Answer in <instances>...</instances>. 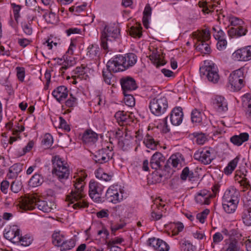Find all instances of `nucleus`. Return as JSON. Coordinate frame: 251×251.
Wrapping results in <instances>:
<instances>
[{
    "instance_id": "6e6d98bb",
    "label": "nucleus",
    "mask_w": 251,
    "mask_h": 251,
    "mask_svg": "<svg viewBox=\"0 0 251 251\" xmlns=\"http://www.w3.org/2000/svg\"><path fill=\"white\" fill-rule=\"evenodd\" d=\"M22 188V183L19 181L15 180L13 181L11 184V190L15 193H18L21 190Z\"/></svg>"
},
{
    "instance_id": "423d86ee",
    "label": "nucleus",
    "mask_w": 251,
    "mask_h": 251,
    "mask_svg": "<svg viewBox=\"0 0 251 251\" xmlns=\"http://www.w3.org/2000/svg\"><path fill=\"white\" fill-rule=\"evenodd\" d=\"M120 37V29L117 25L105 26L101 32V46L105 50L108 49L107 41H112Z\"/></svg>"
},
{
    "instance_id": "f3484780",
    "label": "nucleus",
    "mask_w": 251,
    "mask_h": 251,
    "mask_svg": "<svg viewBox=\"0 0 251 251\" xmlns=\"http://www.w3.org/2000/svg\"><path fill=\"white\" fill-rule=\"evenodd\" d=\"M183 117V114L181 107L174 108L170 114L171 123L174 126L179 125L182 123Z\"/></svg>"
},
{
    "instance_id": "0e129e2a",
    "label": "nucleus",
    "mask_w": 251,
    "mask_h": 251,
    "mask_svg": "<svg viewBox=\"0 0 251 251\" xmlns=\"http://www.w3.org/2000/svg\"><path fill=\"white\" fill-rule=\"evenodd\" d=\"M16 70H17V75L19 80L23 82L25 76L24 68L18 67L16 68Z\"/></svg>"
},
{
    "instance_id": "f704fd0d",
    "label": "nucleus",
    "mask_w": 251,
    "mask_h": 251,
    "mask_svg": "<svg viewBox=\"0 0 251 251\" xmlns=\"http://www.w3.org/2000/svg\"><path fill=\"white\" fill-rule=\"evenodd\" d=\"M144 143L148 148L155 150L158 142L155 141L152 136L147 134L144 139Z\"/></svg>"
},
{
    "instance_id": "bf43d9fd",
    "label": "nucleus",
    "mask_w": 251,
    "mask_h": 251,
    "mask_svg": "<svg viewBox=\"0 0 251 251\" xmlns=\"http://www.w3.org/2000/svg\"><path fill=\"white\" fill-rule=\"evenodd\" d=\"M170 249V247L168 244L163 241L162 240H160V242L158 245L157 250L158 251H169Z\"/></svg>"
},
{
    "instance_id": "72a5a7b5",
    "label": "nucleus",
    "mask_w": 251,
    "mask_h": 251,
    "mask_svg": "<svg viewBox=\"0 0 251 251\" xmlns=\"http://www.w3.org/2000/svg\"><path fill=\"white\" fill-rule=\"evenodd\" d=\"M242 219L245 225L251 226V207H248L244 210L242 214Z\"/></svg>"
},
{
    "instance_id": "7c9ffc66",
    "label": "nucleus",
    "mask_w": 251,
    "mask_h": 251,
    "mask_svg": "<svg viewBox=\"0 0 251 251\" xmlns=\"http://www.w3.org/2000/svg\"><path fill=\"white\" fill-rule=\"evenodd\" d=\"M238 202L222 201L223 207L227 213H232L236 209Z\"/></svg>"
},
{
    "instance_id": "603ef678",
    "label": "nucleus",
    "mask_w": 251,
    "mask_h": 251,
    "mask_svg": "<svg viewBox=\"0 0 251 251\" xmlns=\"http://www.w3.org/2000/svg\"><path fill=\"white\" fill-rule=\"evenodd\" d=\"M96 177L105 181H108L111 179L112 176L105 173L102 171L100 170L97 172Z\"/></svg>"
},
{
    "instance_id": "a211bd4d",
    "label": "nucleus",
    "mask_w": 251,
    "mask_h": 251,
    "mask_svg": "<svg viewBox=\"0 0 251 251\" xmlns=\"http://www.w3.org/2000/svg\"><path fill=\"white\" fill-rule=\"evenodd\" d=\"M69 91L67 88L65 86H60L54 89L52 95L57 101L61 103L68 95Z\"/></svg>"
},
{
    "instance_id": "6ab92c4d",
    "label": "nucleus",
    "mask_w": 251,
    "mask_h": 251,
    "mask_svg": "<svg viewBox=\"0 0 251 251\" xmlns=\"http://www.w3.org/2000/svg\"><path fill=\"white\" fill-rule=\"evenodd\" d=\"M165 160V157L162 153L156 152L151 157L150 166L152 169L157 170L161 168Z\"/></svg>"
},
{
    "instance_id": "5701e85b",
    "label": "nucleus",
    "mask_w": 251,
    "mask_h": 251,
    "mask_svg": "<svg viewBox=\"0 0 251 251\" xmlns=\"http://www.w3.org/2000/svg\"><path fill=\"white\" fill-rule=\"evenodd\" d=\"M249 139V135L247 132L240 133L239 135H235L232 136L230 140L234 145L239 146L244 142L247 141Z\"/></svg>"
},
{
    "instance_id": "13d9d810",
    "label": "nucleus",
    "mask_w": 251,
    "mask_h": 251,
    "mask_svg": "<svg viewBox=\"0 0 251 251\" xmlns=\"http://www.w3.org/2000/svg\"><path fill=\"white\" fill-rule=\"evenodd\" d=\"M194 137L196 138V143L199 145H202L206 140V137L203 134L196 133H194Z\"/></svg>"
},
{
    "instance_id": "1a4fd4ad",
    "label": "nucleus",
    "mask_w": 251,
    "mask_h": 251,
    "mask_svg": "<svg viewBox=\"0 0 251 251\" xmlns=\"http://www.w3.org/2000/svg\"><path fill=\"white\" fill-rule=\"evenodd\" d=\"M112 151V145H109L106 148L96 151L93 155V159L96 163L103 164L106 163L112 158L113 154Z\"/></svg>"
},
{
    "instance_id": "dca6fc26",
    "label": "nucleus",
    "mask_w": 251,
    "mask_h": 251,
    "mask_svg": "<svg viewBox=\"0 0 251 251\" xmlns=\"http://www.w3.org/2000/svg\"><path fill=\"white\" fill-rule=\"evenodd\" d=\"M239 192L233 187L227 189L223 197L222 201L238 202L239 201Z\"/></svg>"
},
{
    "instance_id": "9b49d317",
    "label": "nucleus",
    "mask_w": 251,
    "mask_h": 251,
    "mask_svg": "<svg viewBox=\"0 0 251 251\" xmlns=\"http://www.w3.org/2000/svg\"><path fill=\"white\" fill-rule=\"evenodd\" d=\"M194 158L205 165L210 164L213 159L211 155L210 150L206 149L197 151L194 154Z\"/></svg>"
},
{
    "instance_id": "cd10ccee",
    "label": "nucleus",
    "mask_w": 251,
    "mask_h": 251,
    "mask_svg": "<svg viewBox=\"0 0 251 251\" xmlns=\"http://www.w3.org/2000/svg\"><path fill=\"white\" fill-rule=\"evenodd\" d=\"M242 104L246 109V114L251 117V94H246L242 98Z\"/></svg>"
},
{
    "instance_id": "680f3d73",
    "label": "nucleus",
    "mask_w": 251,
    "mask_h": 251,
    "mask_svg": "<svg viewBox=\"0 0 251 251\" xmlns=\"http://www.w3.org/2000/svg\"><path fill=\"white\" fill-rule=\"evenodd\" d=\"M59 126L60 127L66 131H70V127L69 125L67 124L66 120L64 119L62 117H59Z\"/></svg>"
},
{
    "instance_id": "5fc2aeb1",
    "label": "nucleus",
    "mask_w": 251,
    "mask_h": 251,
    "mask_svg": "<svg viewBox=\"0 0 251 251\" xmlns=\"http://www.w3.org/2000/svg\"><path fill=\"white\" fill-rule=\"evenodd\" d=\"M42 143L46 148H49L53 143V138L52 136L50 134H46Z\"/></svg>"
},
{
    "instance_id": "a18cd8bd",
    "label": "nucleus",
    "mask_w": 251,
    "mask_h": 251,
    "mask_svg": "<svg viewBox=\"0 0 251 251\" xmlns=\"http://www.w3.org/2000/svg\"><path fill=\"white\" fill-rule=\"evenodd\" d=\"M11 6L13 10L14 19L15 21L18 22L20 17V11L22 8V6L16 4L15 3H11Z\"/></svg>"
},
{
    "instance_id": "f257e3e1",
    "label": "nucleus",
    "mask_w": 251,
    "mask_h": 251,
    "mask_svg": "<svg viewBox=\"0 0 251 251\" xmlns=\"http://www.w3.org/2000/svg\"><path fill=\"white\" fill-rule=\"evenodd\" d=\"M86 177L87 175L81 172L78 177L74 181V189H72L69 195L66 196V201L68 206L72 204V207L74 209H80L88 206V203L84 199L85 197L84 192L85 185L84 180Z\"/></svg>"
},
{
    "instance_id": "4d7b16f0",
    "label": "nucleus",
    "mask_w": 251,
    "mask_h": 251,
    "mask_svg": "<svg viewBox=\"0 0 251 251\" xmlns=\"http://www.w3.org/2000/svg\"><path fill=\"white\" fill-rule=\"evenodd\" d=\"M44 17L48 23L53 24L55 22L56 15L54 12L50 11L49 13H46L44 15Z\"/></svg>"
},
{
    "instance_id": "20e7f679",
    "label": "nucleus",
    "mask_w": 251,
    "mask_h": 251,
    "mask_svg": "<svg viewBox=\"0 0 251 251\" xmlns=\"http://www.w3.org/2000/svg\"><path fill=\"white\" fill-rule=\"evenodd\" d=\"M51 162L53 167L52 175L61 182L67 179L70 174V170L67 162L63 160L59 155L53 156Z\"/></svg>"
},
{
    "instance_id": "2eb2a0df",
    "label": "nucleus",
    "mask_w": 251,
    "mask_h": 251,
    "mask_svg": "<svg viewBox=\"0 0 251 251\" xmlns=\"http://www.w3.org/2000/svg\"><path fill=\"white\" fill-rule=\"evenodd\" d=\"M121 84L123 90V94H127L137 88L134 79L130 77L123 78L121 79Z\"/></svg>"
},
{
    "instance_id": "4c0bfd02",
    "label": "nucleus",
    "mask_w": 251,
    "mask_h": 251,
    "mask_svg": "<svg viewBox=\"0 0 251 251\" xmlns=\"http://www.w3.org/2000/svg\"><path fill=\"white\" fill-rule=\"evenodd\" d=\"M64 236L59 232H55L52 235V243L55 246H60L64 241Z\"/></svg>"
},
{
    "instance_id": "338daca9",
    "label": "nucleus",
    "mask_w": 251,
    "mask_h": 251,
    "mask_svg": "<svg viewBox=\"0 0 251 251\" xmlns=\"http://www.w3.org/2000/svg\"><path fill=\"white\" fill-rule=\"evenodd\" d=\"M9 187V182L7 180H3L0 183V190L4 194H7Z\"/></svg>"
},
{
    "instance_id": "864d4df0",
    "label": "nucleus",
    "mask_w": 251,
    "mask_h": 251,
    "mask_svg": "<svg viewBox=\"0 0 251 251\" xmlns=\"http://www.w3.org/2000/svg\"><path fill=\"white\" fill-rule=\"evenodd\" d=\"M32 241V239L29 237L27 236H25L22 237L21 234L20 235L19 238V243H21V245L27 247L30 245Z\"/></svg>"
},
{
    "instance_id": "412c9836",
    "label": "nucleus",
    "mask_w": 251,
    "mask_h": 251,
    "mask_svg": "<svg viewBox=\"0 0 251 251\" xmlns=\"http://www.w3.org/2000/svg\"><path fill=\"white\" fill-rule=\"evenodd\" d=\"M213 198V196L208 191L203 190L198 193L195 197L197 203L201 204H208L210 203V199Z\"/></svg>"
},
{
    "instance_id": "4be33fe9",
    "label": "nucleus",
    "mask_w": 251,
    "mask_h": 251,
    "mask_svg": "<svg viewBox=\"0 0 251 251\" xmlns=\"http://www.w3.org/2000/svg\"><path fill=\"white\" fill-rule=\"evenodd\" d=\"M82 141L88 144H93L98 140L97 134L91 129H87L83 134Z\"/></svg>"
},
{
    "instance_id": "c756f323",
    "label": "nucleus",
    "mask_w": 251,
    "mask_h": 251,
    "mask_svg": "<svg viewBox=\"0 0 251 251\" xmlns=\"http://www.w3.org/2000/svg\"><path fill=\"white\" fill-rule=\"evenodd\" d=\"M180 157L181 155L179 153L172 155L167 161V165L169 167L171 165L174 168H177L179 165L181 166Z\"/></svg>"
},
{
    "instance_id": "473e14b6",
    "label": "nucleus",
    "mask_w": 251,
    "mask_h": 251,
    "mask_svg": "<svg viewBox=\"0 0 251 251\" xmlns=\"http://www.w3.org/2000/svg\"><path fill=\"white\" fill-rule=\"evenodd\" d=\"M239 158V156H237L228 163L227 166L224 169V173L226 175H228L232 173L237 165Z\"/></svg>"
},
{
    "instance_id": "0eeeda50",
    "label": "nucleus",
    "mask_w": 251,
    "mask_h": 251,
    "mask_svg": "<svg viewBox=\"0 0 251 251\" xmlns=\"http://www.w3.org/2000/svg\"><path fill=\"white\" fill-rule=\"evenodd\" d=\"M168 107L167 98L163 96H159L151 100L149 108L151 113L159 116L164 114Z\"/></svg>"
},
{
    "instance_id": "58836bf2",
    "label": "nucleus",
    "mask_w": 251,
    "mask_h": 251,
    "mask_svg": "<svg viewBox=\"0 0 251 251\" xmlns=\"http://www.w3.org/2000/svg\"><path fill=\"white\" fill-rule=\"evenodd\" d=\"M100 51V48L97 45H92L87 49V55L91 58H95L98 56Z\"/></svg>"
},
{
    "instance_id": "79ce46f5",
    "label": "nucleus",
    "mask_w": 251,
    "mask_h": 251,
    "mask_svg": "<svg viewBox=\"0 0 251 251\" xmlns=\"http://www.w3.org/2000/svg\"><path fill=\"white\" fill-rule=\"evenodd\" d=\"M191 120L193 123H201L202 121L201 112L197 109L193 110L191 112Z\"/></svg>"
},
{
    "instance_id": "f8f14e48",
    "label": "nucleus",
    "mask_w": 251,
    "mask_h": 251,
    "mask_svg": "<svg viewBox=\"0 0 251 251\" xmlns=\"http://www.w3.org/2000/svg\"><path fill=\"white\" fill-rule=\"evenodd\" d=\"M233 55L238 61H247L251 60V46L237 50Z\"/></svg>"
},
{
    "instance_id": "c9c22d12",
    "label": "nucleus",
    "mask_w": 251,
    "mask_h": 251,
    "mask_svg": "<svg viewBox=\"0 0 251 251\" xmlns=\"http://www.w3.org/2000/svg\"><path fill=\"white\" fill-rule=\"evenodd\" d=\"M115 118L120 125H123L128 119V116L124 111H119L115 114Z\"/></svg>"
},
{
    "instance_id": "3c124183",
    "label": "nucleus",
    "mask_w": 251,
    "mask_h": 251,
    "mask_svg": "<svg viewBox=\"0 0 251 251\" xmlns=\"http://www.w3.org/2000/svg\"><path fill=\"white\" fill-rule=\"evenodd\" d=\"M70 98L65 101V105L69 108H73L77 104V99L70 94Z\"/></svg>"
},
{
    "instance_id": "4468645a",
    "label": "nucleus",
    "mask_w": 251,
    "mask_h": 251,
    "mask_svg": "<svg viewBox=\"0 0 251 251\" xmlns=\"http://www.w3.org/2000/svg\"><path fill=\"white\" fill-rule=\"evenodd\" d=\"M105 198L109 202L117 203L123 200V195H120L118 190L114 186H110L106 191Z\"/></svg>"
},
{
    "instance_id": "69168bd1",
    "label": "nucleus",
    "mask_w": 251,
    "mask_h": 251,
    "mask_svg": "<svg viewBox=\"0 0 251 251\" xmlns=\"http://www.w3.org/2000/svg\"><path fill=\"white\" fill-rule=\"evenodd\" d=\"M23 30L25 33L27 35H31L32 33V28L29 24L22 23Z\"/></svg>"
},
{
    "instance_id": "b1692460",
    "label": "nucleus",
    "mask_w": 251,
    "mask_h": 251,
    "mask_svg": "<svg viewBox=\"0 0 251 251\" xmlns=\"http://www.w3.org/2000/svg\"><path fill=\"white\" fill-rule=\"evenodd\" d=\"M246 28L242 25L239 26L231 27L228 31V35L232 37H238L245 35L247 32Z\"/></svg>"
},
{
    "instance_id": "09e8293b",
    "label": "nucleus",
    "mask_w": 251,
    "mask_h": 251,
    "mask_svg": "<svg viewBox=\"0 0 251 251\" xmlns=\"http://www.w3.org/2000/svg\"><path fill=\"white\" fill-rule=\"evenodd\" d=\"M228 21L231 25L234 26H239L241 25L244 22L241 19L234 16H229L227 17Z\"/></svg>"
},
{
    "instance_id": "39448f33",
    "label": "nucleus",
    "mask_w": 251,
    "mask_h": 251,
    "mask_svg": "<svg viewBox=\"0 0 251 251\" xmlns=\"http://www.w3.org/2000/svg\"><path fill=\"white\" fill-rule=\"evenodd\" d=\"M245 69L241 68L233 71L228 76V87L232 90L238 91L240 90L245 85Z\"/></svg>"
},
{
    "instance_id": "774afa93",
    "label": "nucleus",
    "mask_w": 251,
    "mask_h": 251,
    "mask_svg": "<svg viewBox=\"0 0 251 251\" xmlns=\"http://www.w3.org/2000/svg\"><path fill=\"white\" fill-rule=\"evenodd\" d=\"M163 216V214L159 211H155L153 210L151 213V220L157 221L160 220Z\"/></svg>"
},
{
    "instance_id": "49530a36",
    "label": "nucleus",
    "mask_w": 251,
    "mask_h": 251,
    "mask_svg": "<svg viewBox=\"0 0 251 251\" xmlns=\"http://www.w3.org/2000/svg\"><path fill=\"white\" fill-rule=\"evenodd\" d=\"M75 246V243L74 240L70 239L69 240L64 241L61 246L63 249L61 251L69 250L73 248Z\"/></svg>"
},
{
    "instance_id": "e433bc0d",
    "label": "nucleus",
    "mask_w": 251,
    "mask_h": 251,
    "mask_svg": "<svg viewBox=\"0 0 251 251\" xmlns=\"http://www.w3.org/2000/svg\"><path fill=\"white\" fill-rule=\"evenodd\" d=\"M112 72L113 73H117V72H114L112 70H111L107 66V64H106V69H103L102 70V76L103 77L104 81L108 85H110L111 84V79L113 76V75L112 74Z\"/></svg>"
},
{
    "instance_id": "7ed1b4c3",
    "label": "nucleus",
    "mask_w": 251,
    "mask_h": 251,
    "mask_svg": "<svg viewBox=\"0 0 251 251\" xmlns=\"http://www.w3.org/2000/svg\"><path fill=\"white\" fill-rule=\"evenodd\" d=\"M35 206L43 212L49 213L55 205L50 201L41 200L34 197H25L20 201V207L25 210H32Z\"/></svg>"
},
{
    "instance_id": "e2e57ef3",
    "label": "nucleus",
    "mask_w": 251,
    "mask_h": 251,
    "mask_svg": "<svg viewBox=\"0 0 251 251\" xmlns=\"http://www.w3.org/2000/svg\"><path fill=\"white\" fill-rule=\"evenodd\" d=\"M218 41V43L217 44V49L219 50H223V49L226 48V47L227 44L226 40L225 38H221L220 39H216Z\"/></svg>"
},
{
    "instance_id": "8fccbe9b",
    "label": "nucleus",
    "mask_w": 251,
    "mask_h": 251,
    "mask_svg": "<svg viewBox=\"0 0 251 251\" xmlns=\"http://www.w3.org/2000/svg\"><path fill=\"white\" fill-rule=\"evenodd\" d=\"M125 96L124 100L126 104L128 106L132 107L135 105V99L133 96L127 93V94H124Z\"/></svg>"
},
{
    "instance_id": "2f4dec72",
    "label": "nucleus",
    "mask_w": 251,
    "mask_h": 251,
    "mask_svg": "<svg viewBox=\"0 0 251 251\" xmlns=\"http://www.w3.org/2000/svg\"><path fill=\"white\" fill-rule=\"evenodd\" d=\"M196 49L199 50L201 53L207 54L210 52V47L208 44L206 43L204 40L197 41V43L196 44Z\"/></svg>"
},
{
    "instance_id": "393cba45",
    "label": "nucleus",
    "mask_w": 251,
    "mask_h": 251,
    "mask_svg": "<svg viewBox=\"0 0 251 251\" xmlns=\"http://www.w3.org/2000/svg\"><path fill=\"white\" fill-rule=\"evenodd\" d=\"M88 69L84 66L81 65L80 67H76L74 70V74L72 77L74 79L76 77L79 78L81 79H86L88 77L87 75Z\"/></svg>"
},
{
    "instance_id": "37998d69",
    "label": "nucleus",
    "mask_w": 251,
    "mask_h": 251,
    "mask_svg": "<svg viewBox=\"0 0 251 251\" xmlns=\"http://www.w3.org/2000/svg\"><path fill=\"white\" fill-rule=\"evenodd\" d=\"M238 242L235 239L230 240L229 242L226 244L225 251H239Z\"/></svg>"
},
{
    "instance_id": "c85d7f7f",
    "label": "nucleus",
    "mask_w": 251,
    "mask_h": 251,
    "mask_svg": "<svg viewBox=\"0 0 251 251\" xmlns=\"http://www.w3.org/2000/svg\"><path fill=\"white\" fill-rule=\"evenodd\" d=\"M44 181L43 176L39 174H35L28 181L29 186L35 187L41 185Z\"/></svg>"
},
{
    "instance_id": "ddd939ff",
    "label": "nucleus",
    "mask_w": 251,
    "mask_h": 251,
    "mask_svg": "<svg viewBox=\"0 0 251 251\" xmlns=\"http://www.w3.org/2000/svg\"><path fill=\"white\" fill-rule=\"evenodd\" d=\"M21 230L16 225L11 226L9 230L4 233V237L13 243H19Z\"/></svg>"
},
{
    "instance_id": "052dcab7",
    "label": "nucleus",
    "mask_w": 251,
    "mask_h": 251,
    "mask_svg": "<svg viewBox=\"0 0 251 251\" xmlns=\"http://www.w3.org/2000/svg\"><path fill=\"white\" fill-rule=\"evenodd\" d=\"M159 239L152 237L149 239L148 242L150 246L152 247L155 250H157L158 245L160 242Z\"/></svg>"
},
{
    "instance_id": "6e6552de",
    "label": "nucleus",
    "mask_w": 251,
    "mask_h": 251,
    "mask_svg": "<svg viewBox=\"0 0 251 251\" xmlns=\"http://www.w3.org/2000/svg\"><path fill=\"white\" fill-rule=\"evenodd\" d=\"M201 76H205L207 79L214 83H217L220 77L216 66L212 62L205 61L204 65L200 68Z\"/></svg>"
},
{
    "instance_id": "a19ab883",
    "label": "nucleus",
    "mask_w": 251,
    "mask_h": 251,
    "mask_svg": "<svg viewBox=\"0 0 251 251\" xmlns=\"http://www.w3.org/2000/svg\"><path fill=\"white\" fill-rule=\"evenodd\" d=\"M212 33L215 39H220L225 37V34L218 25L213 26L212 28Z\"/></svg>"
},
{
    "instance_id": "f03ea898",
    "label": "nucleus",
    "mask_w": 251,
    "mask_h": 251,
    "mask_svg": "<svg viewBox=\"0 0 251 251\" xmlns=\"http://www.w3.org/2000/svg\"><path fill=\"white\" fill-rule=\"evenodd\" d=\"M137 56L133 53L122 55H117L107 62L108 67L114 72L125 71L133 66L137 62Z\"/></svg>"
},
{
    "instance_id": "bb28decb",
    "label": "nucleus",
    "mask_w": 251,
    "mask_h": 251,
    "mask_svg": "<svg viewBox=\"0 0 251 251\" xmlns=\"http://www.w3.org/2000/svg\"><path fill=\"white\" fill-rule=\"evenodd\" d=\"M193 36L198 41L201 40L206 41L210 39L211 31L208 29L205 28L201 31H199L198 33H194Z\"/></svg>"
},
{
    "instance_id": "a878e982",
    "label": "nucleus",
    "mask_w": 251,
    "mask_h": 251,
    "mask_svg": "<svg viewBox=\"0 0 251 251\" xmlns=\"http://www.w3.org/2000/svg\"><path fill=\"white\" fill-rule=\"evenodd\" d=\"M22 170V165L20 163L14 164L9 168L7 176L10 178H16Z\"/></svg>"
},
{
    "instance_id": "9d476101",
    "label": "nucleus",
    "mask_w": 251,
    "mask_h": 251,
    "mask_svg": "<svg viewBox=\"0 0 251 251\" xmlns=\"http://www.w3.org/2000/svg\"><path fill=\"white\" fill-rule=\"evenodd\" d=\"M103 186L95 180H91L89 182V195L90 198L96 202L100 201V195L102 191Z\"/></svg>"
},
{
    "instance_id": "c03bdc74",
    "label": "nucleus",
    "mask_w": 251,
    "mask_h": 251,
    "mask_svg": "<svg viewBox=\"0 0 251 251\" xmlns=\"http://www.w3.org/2000/svg\"><path fill=\"white\" fill-rule=\"evenodd\" d=\"M150 59L157 68L164 65L166 63L165 60H162L159 57V55H151L150 56Z\"/></svg>"
},
{
    "instance_id": "ea45409f",
    "label": "nucleus",
    "mask_w": 251,
    "mask_h": 251,
    "mask_svg": "<svg viewBox=\"0 0 251 251\" xmlns=\"http://www.w3.org/2000/svg\"><path fill=\"white\" fill-rule=\"evenodd\" d=\"M179 244L182 251H194L195 247L185 239H182Z\"/></svg>"
},
{
    "instance_id": "aec40b11",
    "label": "nucleus",
    "mask_w": 251,
    "mask_h": 251,
    "mask_svg": "<svg viewBox=\"0 0 251 251\" xmlns=\"http://www.w3.org/2000/svg\"><path fill=\"white\" fill-rule=\"evenodd\" d=\"M213 103L214 108L219 112H225L228 109L227 102L222 96H216Z\"/></svg>"
},
{
    "instance_id": "de8ad7c7",
    "label": "nucleus",
    "mask_w": 251,
    "mask_h": 251,
    "mask_svg": "<svg viewBox=\"0 0 251 251\" xmlns=\"http://www.w3.org/2000/svg\"><path fill=\"white\" fill-rule=\"evenodd\" d=\"M141 26H131L129 29V34L133 37H138L140 38L142 35V32L141 31Z\"/></svg>"
}]
</instances>
